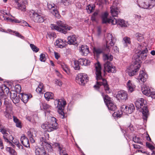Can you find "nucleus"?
I'll list each match as a JSON object with an SVG mask.
<instances>
[{"mask_svg": "<svg viewBox=\"0 0 155 155\" xmlns=\"http://www.w3.org/2000/svg\"><path fill=\"white\" fill-rule=\"evenodd\" d=\"M96 79L97 80L96 84L94 86V88L96 90L100 89L101 86H103L106 93H110L111 92L106 80L103 78L101 76V67L99 62L95 65Z\"/></svg>", "mask_w": 155, "mask_h": 155, "instance_id": "f257e3e1", "label": "nucleus"}, {"mask_svg": "<svg viewBox=\"0 0 155 155\" xmlns=\"http://www.w3.org/2000/svg\"><path fill=\"white\" fill-rule=\"evenodd\" d=\"M137 49L138 50H140V52H138L137 55L136 56V65L137 64V59L138 61L140 62H138L137 65L136 66V72L139 68L140 67L141 65V62H140L141 60L143 59H145L147 57L148 51L146 48V43H138Z\"/></svg>", "mask_w": 155, "mask_h": 155, "instance_id": "f03ea898", "label": "nucleus"}, {"mask_svg": "<svg viewBox=\"0 0 155 155\" xmlns=\"http://www.w3.org/2000/svg\"><path fill=\"white\" fill-rule=\"evenodd\" d=\"M146 103V101L143 98L138 99L136 101V108L140 109L139 110L142 112L143 118L146 121L148 115V110Z\"/></svg>", "mask_w": 155, "mask_h": 155, "instance_id": "7ed1b4c3", "label": "nucleus"}, {"mask_svg": "<svg viewBox=\"0 0 155 155\" xmlns=\"http://www.w3.org/2000/svg\"><path fill=\"white\" fill-rule=\"evenodd\" d=\"M113 56L109 54H104L103 56V59L105 61L104 64V72L107 71L108 73H114L116 72L115 67L112 65L110 62L113 59Z\"/></svg>", "mask_w": 155, "mask_h": 155, "instance_id": "20e7f679", "label": "nucleus"}, {"mask_svg": "<svg viewBox=\"0 0 155 155\" xmlns=\"http://www.w3.org/2000/svg\"><path fill=\"white\" fill-rule=\"evenodd\" d=\"M57 25L55 24H51V28L52 29H54L59 32L66 34L67 33V31L70 30L72 28V27L64 24L61 21H57Z\"/></svg>", "mask_w": 155, "mask_h": 155, "instance_id": "39448f33", "label": "nucleus"}, {"mask_svg": "<svg viewBox=\"0 0 155 155\" xmlns=\"http://www.w3.org/2000/svg\"><path fill=\"white\" fill-rule=\"evenodd\" d=\"M55 107L58 108V111L60 118L64 119L66 117V114L63 111L66 102L62 99H56L54 102Z\"/></svg>", "mask_w": 155, "mask_h": 155, "instance_id": "423d86ee", "label": "nucleus"}, {"mask_svg": "<svg viewBox=\"0 0 155 155\" xmlns=\"http://www.w3.org/2000/svg\"><path fill=\"white\" fill-rule=\"evenodd\" d=\"M41 128L46 131L51 132L58 128V124L56 122V119L54 117L51 118L50 123L44 124L41 125Z\"/></svg>", "mask_w": 155, "mask_h": 155, "instance_id": "0eeeda50", "label": "nucleus"}, {"mask_svg": "<svg viewBox=\"0 0 155 155\" xmlns=\"http://www.w3.org/2000/svg\"><path fill=\"white\" fill-rule=\"evenodd\" d=\"M101 95L108 109L112 111L115 110L117 108V107L111 98L107 95H104L103 93H101Z\"/></svg>", "mask_w": 155, "mask_h": 155, "instance_id": "6e6552de", "label": "nucleus"}, {"mask_svg": "<svg viewBox=\"0 0 155 155\" xmlns=\"http://www.w3.org/2000/svg\"><path fill=\"white\" fill-rule=\"evenodd\" d=\"M139 7L144 9L151 8L155 5V0H137Z\"/></svg>", "mask_w": 155, "mask_h": 155, "instance_id": "1a4fd4ad", "label": "nucleus"}, {"mask_svg": "<svg viewBox=\"0 0 155 155\" xmlns=\"http://www.w3.org/2000/svg\"><path fill=\"white\" fill-rule=\"evenodd\" d=\"M29 16L31 19L36 23H42L45 20V17L40 13H37L34 11L30 12Z\"/></svg>", "mask_w": 155, "mask_h": 155, "instance_id": "9d476101", "label": "nucleus"}, {"mask_svg": "<svg viewBox=\"0 0 155 155\" xmlns=\"http://www.w3.org/2000/svg\"><path fill=\"white\" fill-rule=\"evenodd\" d=\"M89 77L85 73L78 74L75 78L76 82L80 85L84 86L89 81Z\"/></svg>", "mask_w": 155, "mask_h": 155, "instance_id": "9b49d317", "label": "nucleus"}, {"mask_svg": "<svg viewBox=\"0 0 155 155\" xmlns=\"http://www.w3.org/2000/svg\"><path fill=\"white\" fill-rule=\"evenodd\" d=\"M105 39L106 47L105 49L107 52H109L110 48L114 46L116 39L114 37H113L112 35L110 33L106 35Z\"/></svg>", "mask_w": 155, "mask_h": 155, "instance_id": "f8f14e48", "label": "nucleus"}, {"mask_svg": "<svg viewBox=\"0 0 155 155\" xmlns=\"http://www.w3.org/2000/svg\"><path fill=\"white\" fill-rule=\"evenodd\" d=\"M108 14L107 12H105L101 15V18L102 24H107V23H112L113 25L116 24V18H107Z\"/></svg>", "mask_w": 155, "mask_h": 155, "instance_id": "ddd939ff", "label": "nucleus"}, {"mask_svg": "<svg viewBox=\"0 0 155 155\" xmlns=\"http://www.w3.org/2000/svg\"><path fill=\"white\" fill-rule=\"evenodd\" d=\"M47 6L49 11L56 17L59 18L60 15L57 8V7L54 4L48 3Z\"/></svg>", "mask_w": 155, "mask_h": 155, "instance_id": "4468645a", "label": "nucleus"}, {"mask_svg": "<svg viewBox=\"0 0 155 155\" xmlns=\"http://www.w3.org/2000/svg\"><path fill=\"white\" fill-rule=\"evenodd\" d=\"M106 48V47H105V46L94 47L93 51L94 55L97 57H98L102 53L108 52H107V50L105 49Z\"/></svg>", "mask_w": 155, "mask_h": 155, "instance_id": "2eb2a0df", "label": "nucleus"}, {"mask_svg": "<svg viewBox=\"0 0 155 155\" xmlns=\"http://www.w3.org/2000/svg\"><path fill=\"white\" fill-rule=\"evenodd\" d=\"M134 109L135 107L132 104H130L128 106L123 105L121 107V111L126 114H131Z\"/></svg>", "mask_w": 155, "mask_h": 155, "instance_id": "dca6fc26", "label": "nucleus"}, {"mask_svg": "<svg viewBox=\"0 0 155 155\" xmlns=\"http://www.w3.org/2000/svg\"><path fill=\"white\" fill-rule=\"evenodd\" d=\"M4 103L6 107L5 111L4 112V114L7 118L9 119L11 117L10 113L12 110V107L9 102L6 101V100L4 101Z\"/></svg>", "mask_w": 155, "mask_h": 155, "instance_id": "f3484780", "label": "nucleus"}, {"mask_svg": "<svg viewBox=\"0 0 155 155\" xmlns=\"http://www.w3.org/2000/svg\"><path fill=\"white\" fill-rule=\"evenodd\" d=\"M140 88L137 90H141L143 94L147 96H149L150 94V92L153 90L145 84H143L142 86L140 85Z\"/></svg>", "mask_w": 155, "mask_h": 155, "instance_id": "a211bd4d", "label": "nucleus"}, {"mask_svg": "<svg viewBox=\"0 0 155 155\" xmlns=\"http://www.w3.org/2000/svg\"><path fill=\"white\" fill-rule=\"evenodd\" d=\"M144 69L142 68L140 71L139 76L138 77L137 79L140 81H141L143 83L145 82L148 77L147 75L145 73Z\"/></svg>", "mask_w": 155, "mask_h": 155, "instance_id": "6ab92c4d", "label": "nucleus"}, {"mask_svg": "<svg viewBox=\"0 0 155 155\" xmlns=\"http://www.w3.org/2000/svg\"><path fill=\"white\" fill-rule=\"evenodd\" d=\"M118 99L126 100L127 99V92L124 90H121L118 92L116 95Z\"/></svg>", "mask_w": 155, "mask_h": 155, "instance_id": "aec40b11", "label": "nucleus"}, {"mask_svg": "<svg viewBox=\"0 0 155 155\" xmlns=\"http://www.w3.org/2000/svg\"><path fill=\"white\" fill-rule=\"evenodd\" d=\"M77 38H78L75 35H72L68 36L67 43L69 45H78Z\"/></svg>", "mask_w": 155, "mask_h": 155, "instance_id": "412c9836", "label": "nucleus"}, {"mask_svg": "<svg viewBox=\"0 0 155 155\" xmlns=\"http://www.w3.org/2000/svg\"><path fill=\"white\" fill-rule=\"evenodd\" d=\"M134 65H131L126 70V72L128 73L130 76H133L136 73V67L134 66V64H136V61H134Z\"/></svg>", "mask_w": 155, "mask_h": 155, "instance_id": "4be33fe9", "label": "nucleus"}, {"mask_svg": "<svg viewBox=\"0 0 155 155\" xmlns=\"http://www.w3.org/2000/svg\"><path fill=\"white\" fill-rule=\"evenodd\" d=\"M80 52L82 55L86 56L89 53V48L87 45H82L79 48Z\"/></svg>", "mask_w": 155, "mask_h": 155, "instance_id": "5701e85b", "label": "nucleus"}, {"mask_svg": "<svg viewBox=\"0 0 155 155\" xmlns=\"http://www.w3.org/2000/svg\"><path fill=\"white\" fill-rule=\"evenodd\" d=\"M21 143L26 147H30V144L28 139L24 134H23L20 138Z\"/></svg>", "mask_w": 155, "mask_h": 155, "instance_id": "b1692460", "label": "nucleus"}, {"mask_svg": "<svg viewBox=\"0 0 155 155\" xmlns=\"http://www.w3.org/2000/svg\"><path fill=\"white\" fill-rule=\"evenodd\" d=\"M54 145L58 149V151L60 155H61L62 153H64L63 155H68L67 153H64L65 152V150L62 145L57 143H55Z\"/></svg>", "mask_w": 155, "mask_h": 155, "instance_id": "393cba45", "label": "nucleus"}, {"mask_svg": "<svg viewBox=\"0 0 155 155\" xmlns=\"http://www.w3.org/2000/svg\"><path fill=\"white\" fill-rule=\"evenodd\" d=\"M31 97L32 96L30 94L28 95L23 93L20 94V95H19V97H21V100L25 104L26 103L28 102L29 98Z\"/></svg>", "mask_w": 155, "mask_h": 155, "instance_id": "a878e982", "label": "nucleus"}, {"mask_svg": "<svg viewBox=\"0 0 155 155\" xmlns=\"http://www.w3.org/2000/svg\"><path fill=\"white\" fill-rule=\"evenodd\" d=\"M110 13L112 16L113 17H117L118 13L120 12L119 9L117 7L114 6H112L110 7Z\"/></svg>", "mask_w": 155, "mask_h": 155, "instance_id": "bb28decb", "label": "nucleus"}, {"mask_svg": "<svg viewBox=\"0 0 155 155\" xmlns=\"http://www.w3.org/2000/svg\"><path fill=\"white\" fill-rule=\"evenodd\" d=\"M58 64H59L62 68V69L67 73L68 74L69 70L68 66L65 63L61 61H58Z\"/></svg>", "mask_w": 155, "mask_h": 155, "instance_id": "cd10ccee", "label": "nucleus"}, {"mask_svg": "<svg viewBox=\"0 0 155 155\" xmlns=\"http://www.w3.org/2000/svg\"><path fill=\"white\" fill-rule=\"evenodd\" d=\"M78 61L80 65L87 66L89 65L90 63V60L84 58L79 59Z\"/></svg>", "mask_w": 155, "mask_h": 155, "instance_id": "c85d7f7f", "label": "nucleus"}, {"mask_svg": "<svg viewBox=\"0 0 155 155\" xmlns=\"http://www.w3.org/2000/svg\"><path fill=\"white\" fill-rule=\"evenodd\" d=\"M127 87L128 91L131 93L134 91L135 87L131 83L130 80H129L127 83Z\"/></svg>", "mask_w": 155, "mask_h": 155, "instance_id": "c756f323", "label": "nucleus"}, {"mask_svg": "<svg viewBox=\"0 0 155 155\" xmlns=\"http://www.w3.org/2000/svg\"><path fill=\"white\" fill-rule=\"evenodd\" d=\"M55 45L58 47L62 48L64 47L65 43L63 42V40L59 39L56 40Z\"/></svg>", "mask_w": 155, "mask_h": 155, "instance_id": "7c9ffc66", "label": "nucleus"}, {"mask_svg": "<svg viewBox=\"0 0 155 155\" xmlns=\"http://www.w3.org/2000/svg\"><path fill=\"white\" fill-rule=\"evenodd\" d=\"M41 145L43 146V148L41 149H47L48 150H51L52 147L51 144L47 141L42 142Z\"/></svg>", "mask_w": 155, "mask_h": 155, "instance_id": "2f4dec72", "label": "nucleus"}, {"mask_svg": "<svg viewBox=\"0 0 155 155\" xmlns=\"http://www.w3.org/2000/svg\"><path fill=\"white\" fill-rule=\"evenodd\" d=\"M37 133V132L34 129H32L27 132V134L29 138L35 137L36 136Z\"/></svg>", "mask_w": 155, "mask_h": 155, "instance_id": "473e14b6", "label": "nucleus"}, {"mask_svg": "<svg viewBox=\"0 0 155 155\" xmlns=\"http://www.w3.org/2000/svg\"><path fill=\"white\" fill-rule=\"evenodd\" d=\"M116 24L119 25L122 27H126L127 25L126 23L124 20L122 19H117L116 18Z\"/></svg>", "mask_w": 155, "mask_h": 155, "instance_id": "72a5a7b5", "label": "nucleus"}, {"mask_svg": "<svg viewBox=\"0 0 155 155\" xmlns=\"http://www.w3.org/2000/svg\"><path fill=\"white\" fill-rule=\"evenodd\" d=\"M43 108L45 110V113L46 112L50 113L51 109V107L46 103L42 104Z\"/></svg>", "mask_w": 155, "mask_h": 155, "instance_id": "f704fd0d", "label": "nucleus"}, {"mask_svg": "<svg viewBox=\"0 0 155 155\" xmlns=\"http://www.w3.org/2000/svg\"><path fill=\"white\" fill-rule=\"evenodd\" d=\"M53 94L51 92H47L44 94L45 99L48 101L50 99H52L53 98Z\"/></svg>", "mask_w": 155, "mask_h": 155, "instance_id": "c9c22d12", "label": "nucleus"}, {"mask_svg": "<svg viewBox=\"0 0 155 155\" xmlns=\"http://www.w3.org/2000/svg\"><path fill=\"white\" fill-rule=\"evenodd\" d=\"M49 138V134L46 132L44 133V137L40 138V140L41 142L47 141H48Z\"/></svg>", "mask_w": 155, "mask_h": 155, "instance_id": "e433bc0d", "label": "nucleus"}, {"mask_svg": "<svg viewBox=\"0 0 155 155\" xmlns=\"http://www.w3.org/2000/svg\"><path fill=\"white\" fill-rule=\"evenodd\" d=\"M58 3H62L65 6H67L71 4L73 0H58Z\"/></svg>", "mask_w": 155, "mask_h": 155, "instance_id": "4c0bfd02", "label": "nucleus"}, {"mask_svg": "<svg viewBox=\"0 0 155 155\" xmlns=\"http://www.w3.org/2000/svg\"><path fill=\"white\" fill-rule=\"evenodd\" d=\"M123 42L124 46H126L127 45L130 44V38L127 37H125L123 38Z\"/></svg>", "mask_w": 155, "mask_h": 155, "instance_id": "58836bf2", "label": "nucleus"}, {"mask_svg": "<svg viewBox=\"0 0 155 155\" xmlns=\"http://www.w3.org/2000/svg\"><path fill=\"white\" fill-rule=\"evenodd\" d=\"M18 7L19 9H20L21 11H25V9L26 8V6L25 5L20 4L18 1H17L16 2Z\"/></svg>", "mask_w": 155, "mask_h": 155, "instance_id": "ea45409f", "label": "nucleus"}, {"mask_svg": "<svg viewBox=\"0 0 155 155\" xmlns=\"http://www.w3.org/2000/svg\"><path fill=\"white\" fill-rule=\"evenodd\" d=\"M36 90L37 92H38L40 93H41V92L43 91H44V88L43 84L40 83Z\"/></svg>", "mask_w": 155, "mask_h": 155, "instance_id": "a19ab883", "label": "nucleus"}, {"mask_svg": "<svg viewBox=\"0 0 155 155\" xmlns=\"http://www.w3.org/2000/svg\"><path fill=\"white\" fill-rule=\"evenodd\" d=\"M136 39L140 42L142 41L143 40V35L139 33H136Z\"/></svg>", "mask_w": 155, "mask_h": 155, "instance_id": "79ce46f5", "label": "nucleus"}, {"mask_svg": "<svg viewBox=\"0 0 155 155\" xmlns=\"http://www.w3.org/2000/svg\"><path fill=\"white\" fill-rule=\"evenodd\" d=\"M123 111H121V112H120L119 111H117L116 112H114L113 114V115L114 117H121L122 115V114Z\"/></svg>", "mask_w": 155, "mask_h": 155, "instance_id": "37998d69", "label": "nucleus"}, {"mask_svg": "<svg viewBox=\"0 0 155 155\" xmlns=\"http://www.w3.org/2000/svg\"><path fill=\"white\" fill-rule=\"evenodd\" d=\"M21 87L19 84H16L15 86V92L18 94H19L21 91Z\"/></svg>", "mask_w": 155, "mask_h": 155, "instance_id": "c03bdc74", "label": "nucleus"}, {"mask_svg": "<svg viewBox=\"0 0 155 155\" xmlns=\"http://www.w3.org/2000/svg\"><path fill=\"white\" fill-rule=\"evenodd\" d=\"M30 45L31 48L33 51L37 52L39 50V49L34 44H30Z\"/></svg>", "mask_w": 155, "mask_h": 155, "instance_id": "a18cd8bd", "label": "nucleus"}, {"mask_svg": "<svg viewBox=\"0 0 155 155\" xmlns=\"http://www.w3.org/2000/svg\"><path fill=\"white\" fill-rule=\"evenodd\" d=\"M0 130V132L2 133L3 134V135H8V134L7 133L8 129L6 128H5V127H2Z\"/></svg>", "mask_w": 155, "mask_h": 155, "instance_id": "49530a36", "label": "nucleus"}, {"mask_svg": "<svg viewBox=\"0 0 155 155\" xmlns=\"http://www.w3.org/2000/svg\"><path fill=\"white\" fill-rule=\"evenodd\" d=\"M94 8L93 5H89L87 7L86 9L88 13H90L92 12L94 10Z\"/></svg>", "mask_w": 155, "mask_h": 155, "instance_id": "de8ad7c7", "label": "nucleus"}, {"mask_svg": "<svg viewBox=\"0 0 155 155\" xmlns=\"http://www.w3.org/2000/svg\"><path fill=\"white\" fill-rule=\"evenodd\" d=\"M80 65L78 61H74V67L75 70H79L80 69Z\"/></svg>", "mask_w": 155, "mask_h": 155, "instance_id": "09e8293b", "label": "nucleus"}, {"mask_svg": "<svg viewBox=\"0 0 155 155\" xmlns=\"http://www.w3.org/2000/svg\"><path fill=\"white\" fill-rule=\"evenodd\" d=\"M46 59L45 54H41L40 56V60L41 61L45 62Z\"/></svg>", "mask_w": 155, "mask_h": 155, "instance_id": "8fccbe9b", "label": "nucleus"}, {"mask_svg": "<svg viewBox=\"0 0 155 155\" xmlns=\"http://www.w3.org/2000/svg\"><path fill=\"white\" fill-rule=\"evenodd\" d=\"M6 96L4 94V91L0 92V99H3L5 101L6 100V101H7V99L6 98Z\"/></svg>", "mask_w": 155, "mask_h": 155, "instance_id": "3c124183", "label": "nucleus"}, {"mask_svg": "<svg viewBox=\"0 0 155 155\" xmlns=\"http://www.w3.org/2000/svg\"><path fill=\"white\" fill-rule=\"evenodd\" d=\"M12 100L14 104L18 103L20 101L19 99L17 96H16V97L13 99Z\"/></svg>", "mask_w": 155, "mask_h": 155, "instance_id": "603ef678", "label": "nucleus"}, {"mask_svg": "<svg viewBox=\"0 0 155 155\" xmlns=\"http://www.w3.org/2000/svg\"><path fill=\"white\" fill-rule=\"evenodd\" d=\"M14 92V93H12V92H10V98L12 100L16 96H17L16 94L14 92Z\"/></svg>", "mask_w": 155, "mask_h": 155, "instance_id": "864d4df0", "label": "nucleus"}, {"mask_svg": "<svg viewBox=\"0 0 155 155\" xmlns=\"http://www.w3.org/2000/svg\"><path fill=\"white\" fill-rule=\"evenodd\" d=\"M21 24H23V26H28L30 27H31V26H30L27 22L23 20H21Z\"/></svg>", "mask_w": 155, "mask_h": 155, "instance_id": "5fc2aeb1", "label": "nucleus"}, {"mask_svg": "<svg viewBox=\"0 0 155 155\" xmlns=\"http://www.w3.org/2000/svg\"><path fill=\"white\" fill-rule=\"evenodd\" d=\"M14 33L17 36L22 39H24V37L23 36L21 35L19 33L16 31L14 32Z\"/></svg>", "mask_w": 155, "mask_h": 155, "instance_id": "6e6d98bb", "label": "nucleus"}, {"mask_svg": "<svg viewBox=\"0 0 155 155\" xmlns=\"http://www.w3.org/2000/svg\"><path fill=\"white\" fill-rule=\"evenodd\" d=\"M55 83L60 86L62 85V82L59 79H56L55 81Z\"/></svg>", "mask_w": 155, "mask_h": 155, "instance_id": "4d7b16f0", "label": "nucleus"}, {"mask_svg": "<svg viewBox=\"0 0 155 155\" xmlns=\"http://www.w3.org/2000/svg\"><path fill=\"white\" fill-rule=\"evenodd\" d=\"M147 146L151 150H153L154 149V147L152 145H151L149 143L146 142Z\"/></svg>", "mask_w": 155, "mask_h": 155, "instance_id": "13d9d810", "label": "nucleus"}, {"mask_svg": "<svg viewBox=\"0 0 155 155\" xmlns=\"http://www.w3.org/2000/svg\"><path fill=\"white\" fill-rule=\"evenodd\" d=\"M6 87V86L4 84L2 85L0 87V89L2 91L4 92Z\"/></svg>", "mask_w": 155, "mask_h": 155, "instance_id": "bf43d9fd", "label": "nucleus"}, {"mask_svg": "<svg viewBox=\"0 0 155 155\" xmlns=\"http://www.w3.org/2000/svg\"><path fill=\"white\" fill-rule=\"evenodd\" d=\"M11 155H16V153L15 150L13 149H10L9 151Z\"/></svg>", "mask_w": 155, "mask_h": 155, "instance_id": "052dcab7", "label": "nucleus"}, {"mask_svg": "<svg viewBox=\"0 0 155 155\" xmlns=\"http://www.w3.org/2000/svg\"><path fill=\"white\" fill-rule=\"evenodd\" d=\"M9 19L10 20H11V21H12L14 22L15 23H21V20H18L16 19Z\"/></svg>", "mask_w": 155, "mask_h": 155, "instance_id": "680f3d73", "label": "nucleus"}, {"mask_svg": "<svg viewBox=\"0 0 155 155\" xmlns=\"http://www.w3.org/2000/svg\"><path fill=\"white\" fill-rule=\"evenodd\" d=\"M15 124H16V126L17 127H19L20 128H21L22 126L21 125V123L20 121H18Z\"/></svg>", "mask_w": 155, "mask_h": 155, "instance_id": "e2e57ef3", "label": "nucleus"}, {"mask_svg": "<svg viewBox=\"0 0 155 155\" xmlns=\"http://www.w3.org/2000/svg\"><path fill=\"white\" fill-rule=\"evenodd\" d=\"M150 94L149 97H151L152 98H155V93L152 90L150 92Z\"/></svg>", "mask_w": 155, "mask_h": 155, "instance_id": "0e129e2a", "label": "nucleus"}, {"mask_svg": "<svg viewBox=\"0 0 155 155\" xmlns=\"http://www.w3.org/2000/svg\"><path fill=\"white\" fill-rule=\"evenodd\" d=\"M8 135H3V138L5 141L6 142H9L8 139L7 137Z\"/></svg>", "mask_w": 155, "mask_h": 155, "instance_id": "69168bd1", "label": "nucleus"}, {"mask_svg": "<svg viewBox=\"0 0 155 155\" xmlns=\"http://www.w3.org/2000/svg\"><path fill=\"white\" fill-rule=\"evenodd\" d=\"M127 129H130L132 132L134 131V128L133 127V126L132 125H130Z\"/></svg>", "mask_w": 155, "mask_h": 155, "instance_id": "338daca9", "label": "nucleus"}, {"mask_svg": "<svg viewBox=\"0 0 155 155\" xmlns=\"http://www.w3.org/2000/svg\"><path fill=\"white\" fill-rule=\"evenodd\" d=\"M54 56L56 59H58L60 57L58 54L57 52H54Z\"/></svg>", "mask_w": 155, "mask_h": 155, "instance_id": "774afa93", "label": "nucleus"}]
</instances>
